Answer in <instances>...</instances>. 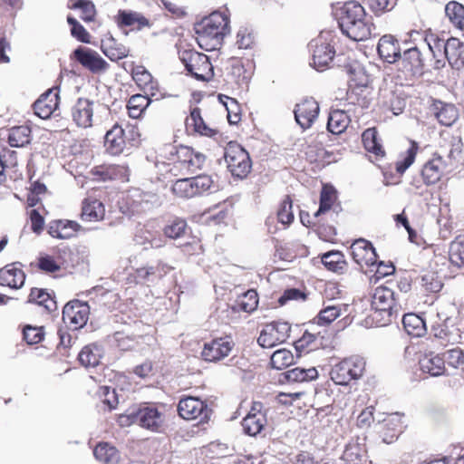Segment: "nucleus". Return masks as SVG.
Here are the masks:
<instances>
[{
  "label": "nucleus",
  "instance_id": "obj_1",
  "mask_svg": "<svg viewBox=\"0 0 464 464\" xmlns=\"http://www.w3.org/2000/svg\"><path fill=\"white\" fill-rule=\"evenodd\" d=\"M437 320L432 324L430 333L434 345L441 348L460 343L463 339L464 324L454 304L440 305Z\"/></svg>",
  "mask_w": 464,
  "mask_h": 464
},
{
  "label": "nucleus",
  "instance_id": "obj_2",
  "mask_svg": "<svg viewBox=\"0 0 464 464\" xmlns=\"http://www.w3.org/2000/svg\"><path fill=\"white\" fill-rule=\"evenodd\" d=\"M337 20L343 34L353 41H365L375 35V26L358 2H346L340 8Z\"/></svg>",
  "mask_w": 464,
  "mask_h": 464
},
{
  "label": "nucleus",
  "instance_id": "obj_3",
  "mask_svg": "<svg viewBox=\"0 0 464 464\" xmlns=\"http://www.w3.org/2000/svg\"><path fill=\"white\" fill-rule=\"evenodd\" d=\"M372 325L382 327L396 322L402 310L399 295L386 286H378L372 295Z\"/></svg>",
  "mask_w": 464,
  "mask_h": 464
},
{
  "label": "nucleus",
  "instance_id": "obj_4",
  "mask_svg": "<svg viewBox=\"0 0 464 464\" xmlns=\"http://www.w3.org/2000/svg\"><path fill=\"white\" fill-rule=\"evenodd\" d=\"M224 159L234 178L245 179L252 169L249 153L237 141H230L225 148Z\"/></svg>",
  "mask_w": 464,
  "mask_h": 464
},
{
  "label": "nucleus",
  "instance_id": "obj_5",
  "mask_svg": "<svg viewBox=\"0 0 464 464\" xmlns=\"http://www.w3.org/2000/svg\"><path fill=\"white\" fill-rule=\"evenodd\" d=\"M331 37V32L323 31L309 43L308 46L312 52V63L310 65L318 72H324L328 69L334 61L335 50L329 42Z\"/></svg>",
  "mask_w": 464,
  "mask_h": 464
},
{
  "label": "nucleus",
  "instance_id": "obj_6",
  "mask_svg": "<svg viewBox=\"0 0 464 464\" xmlns=\"http://www.w3.org/2000/svg\"><path fill=\"white\" fill-rule=\"evenodd\" d=\"M179 58L195 79L205 82L213 76V67L206 54L189 49L181 52Z\"/></svg>",
  "mask_w": 464,
  "mask_h": 464
},
{
  "label": "nucleus",
  "instance_id": "obj_7",
  "mask_svg": "<svg viewBox=\"0 0 464 464\" xmlns=\"http://www.w3.org/2000/svg\"><path fill=\"white\" fill-rule=\"evenodd\" d=\"M365 362L361 357H350L335 364L331 370L332 381L337 385H348L359 379L364 371Z\"/></svg>",
  "mask_w": 464,
  "mask_h": 464
},
{
  "label": "nucleus",
  "instance_id": "obj_8",
  "mask_svg": "<svg viewBox=\"0 0 464 464\" xmlns=\"http://www.w3.org/2000/svg\"><path fill=\"white\" fill-rule=\"evenodd\" d=\"M229 20L226 14L214 12L195 26L196 34L200 41L208 39L219 40L227 31Z\"/></svg>",
  "mask_w": 464,
  "mask_h": 464
},
{
  "label": "nucleus",
  "instance_id": "obj_9",
  "mask_svg": "<svg viewBox=\"0 0 464 464\" xmlns=\"http://www.w3.org/2000/svg\"><path fill=\"white\" fill-rule=\"evenodd\" d=\"M179 415L184 420H197L199 423L208 422L212 415V409L198 397H185L178 404Z\"/></svg>",
  "mask_w": 464,
  "mask_h": 464
},
{
  "label": "nucleus",
  "instance_id": "obj_10",
  "mask_svg": "<svg viewBox=\"0 0 464 464\" xmlns=\"http://www.w3.org/2000/svg\"><path fill=\"white\" fill-rule=\"evenodd\" d=\"M291 326L287 322H273L261 331L257 343L263 348H272L287 340Z\"/></svg>",
  "mask_w": 464,
  "mask_h": 464
},
{
  "label": "nucleus",
  "instance_id": "obj_11",
  "mask_svg": "<svg viewBox=\"0 0 464 464\" xmlns=\"http://www.w3.org/2000/svg\"><path fill=\"white\" fill-rule=\"evenodd\" d=\"M89 314L90 306L86 302L72 300L63 306V321L72 330H78L87 324Z\"/></svg>",
  "mask_w": 464,
  "mask_h": 464
},
{
  "label": "nucleus",
  "instance_id": "obj_12",
  "mask_svg": "<svg viewBox=\"0 0 464 464\" xmlns=\"http://www.w3.org/2000/svg\"><path fill=\"white\" fill-rule=\"evenodd\" d=\"M399 71L406 79L421 76L424 72V61L417 47H411L401 54Z\"/></svg>",
  "mask_w": 464,
  "mask_h": 464
},
{
  "label": "nucleus",
  "instance_id": "obj_13",
  "mask_svg": "<svg viewBox=\"0 0 464 464\" xmlns=\"http://www.w3.org/2000/svg\"><path fill=\"white\" fill-rule=\"evenodd\" d=\"M73 58L92 73L105 72L109 63L94 50L78 46L72 53Z\"/></svg>",
  "mask_w": 464,
  "mask_h": 464
},
{
  "label": "nucleus",
  "instance_id": "obj_14",
  "mask_svg": "<svg viewBox=\"0 0 464 464\" xmlns=\"http://www.w3.org/2000/svg\"><path fill=\"white\" fill-rule=\"evenodd\" d=\"M351 256L354 262L362 268L366 266H372L377 264L378 255L372 244L364 239L359 238L355 240L351 247Z\"/></svg>",
  "mask_w": 464,
  "mask_h": 464
},
{
  "label": "nucleus",
  "instance_id": "obj_15",
  "mask_svg": "<svg viewBox=\"0 0 464 464\" xmlns=\"http://www.w3.org/2000/svg\"><path fill=\"white\" fill-rule=\"evenodd\" d=\"M262 408L261 402H254L248 414L242 420L241 425L245 434L255 437L264 430L267 419Z\"/></svg>",
  "mask_w": 464,
  "mask_h": 464
},
{
  "label": "nucleus",
  "instance_id": "obj_16",
  "mask_svg": "<svg viewBox=\"0 0 464 464\" xmlns=\"http://www.w3.org/2000/svg\"><path fill=\"white\" fill-rule=\"evenodd\" d=\"M319 104L313 98H306L297 103L294 110L296 123L303 129H309L319 114Z\"/></svg>",
  "mask_w": 464,
  "mask_h": 464
},
{
  "label": "nucleus",
  "instance_id": "obj_17",
  "mask_svg": "<svg viewBox=\"0 0 464 464\" xmlns=\"http://www.w3.org/2000/svg\"><path fill=\"white\" fill-rule=\"evenodd\" d=\"M234 347V343L227 338H217L204 343L201 357L206 362H216L227 357Z\"/></svg>",
  "mask_w": 464,
  "mask_h": 464
},
{
  "label": "nucleus",
  "instance_id": "obj_18",
  "mask_svg": "<svg viewBox=\"0 0 464 464\" xmlns=\"http://www.w3.org/2000/svg\"><path fill=\"white\" fill-rule=\"evenodd\" d=\"M139 425L155 432H161L165 429V415L152 406L138 408Z\"/></svg>",
  "mask_w": 464,
  "mask_h": 464
},
{
  "label": "nucleus",
  "instance_id": "obj_19",
  "mask_svg": "<svg viewBox=\"0 0 464 464\" xmlns=\"http://www.w3.org/2000/svg\"><path fill=\"white\" fill-rule=\"evenodd\" d=\"M59 88H52L44 92L34 103L35 115L49 119L59 105Z\"/></svg>",
  "mask_w": 464,
  "mask_h": 464
},
{
  "label": "nucleus",
  "instance_id": "obj_20",
  "mask_svg": "<svg viewBox=\"0 0 464 464\" xmlns=\"http://www.w3.org/2000/svg\"><path fill=\"white\" fill-rule=\"evenodd\" d=\"M377 52L381 59L389 63L398 62L401 54L400 43L392 34H385L380 38Z\"/></svg>",
  "mask_w": 464,
  "mask_h": 464
},
{
  "label": "nucleus",
  "instance_id": "obj_21",
  "mask_svg": "<svg viewBox=\"0 0 464 464\" xmlns=\"http://www.w3.org/2000/svg\"><path fill=\"white\" fill-rule=\"evenodd\" d=\"M19 262L6 265L0 269V285L10 288L19 289L24 285L25 274Z\"/></svg>",
  "mask_w": 464,
  "mask_h": 464
},
{
  "label": "nucleus",
  "instance_id": "obj_22",
  "mask_svg": "<svg viewBox=\"0 0 464 464\" xmlns=\"http://www.w3.org/2000/svg\"><path fill=\"white\" fill-rule=\"evenodd\" d=\"M72 116L78 127H91L93 116V102L79 98L72 108Z\"/></svg>",
  "mask_w": 464,
  "mask_h": 464
},
{
  "label": "nucleus",
  "instance_id": "obj_23",
  "mask_svg": "<svg viewBox=\"0 0 464 464\" xmlns=\"http://www.w3.org/2000/svg\"><path fill=\"white\" fill-rule=\"evenodd\" d=\"M446 167L443 158L435 154L433 158L428 160L422 169L421 176L426 185H433L437 183L442 175V171Z\"/></svg>",
  "mask_w": 464,
  "mask_h": 464
},
{
  "label": "nucleus",
  "instance_id": "obj_24",
  "mask_svg": "<svg viewBox=\"0 0 464 464\" xmlns=\"http://www.w3.org/2000/svg\"><path fill=\"white\" fill-rule=\"evenodd\" d=\"M463 44L454 37L447 39V44L443 54L440 59L448 61L450 65L454 69H459L464 65L463 60Z\"/></svg>",
  "mask_w": 464,
  "mask_h": 464
},
{
  "label": "nucleus",
  "instance_id": "obj_25",
  "mask_svg": "<svg viewBox=\"0 0 464 464\" xmlns=\"http://www.w3.org/2000/svg\"><path fill=\"white\" fill-rule=\"evenodd\" d=\"M104 147L111 155L121 154L125 147L124 130L119 125H114L104 137Z\"/></svg>",
  "mask_w": 464,
  "mask_h": 464
},
{
  "label": "nucleus",
  "instance_id": "obj_26",
  "mask_svg": "<svg viewBox=\"0 0 464 464\" xmlns=\"http://www.w3.org/2000/svg\"><path fill=\"white\" fill-rule=\"evenodd\" d=\"M186 129L188 132H197L200 135L213 137L217 131L209 128L204 121L200 109L198 107L190 110V114L185 121Z\"/></svg>",
  "mask_w": 464,
  "mask_h": 464
},
{
  "label": "nucleus",
  "instance_id": "obj_27",
  "mask_svg": "<svg viewBox=\"0 0 464 464\" xmlns=\"http://www.w3.org/2000/svg\"><path fill=\"white\" fill-rule=\"evenodd\" d=\"M424 40L435 59L434 68L437 70L443 68L445 61L440 58L445 50L447 40L431 32L426 33Z\"/></svg>",
  "mask_w": 464,
  "mask_h": 464
},
{
  "label": "nucleus",
  "instance_id": "obj_28",
  "mask_svg": "<svg viewBox=\"0 0 464 464\" xmlns=\"http://www.w3.org/2000/svg\"><path fill=\"white\" fill-rule=\"evenodd\" d=\"M419 363L420 370L430 376L438 377L445 372L444 359L440 354H425Z\"/></svg>",
  "mask_w": 464,
  "mask_h": 464
},
{
  "label": "nucleus",
  "instance_id": "obj_29",
  "mask_svg": "<svg viewBox=\"0 0 464 464\" xmlns=\"http://www.w3.org/2000/svg\"><path fill=\"white\" fill-rule=\"evenodd\" d=\"M401 322L405 332L412 337L423 336L427 332L424 319L414 313L403 314Z\"/></svg>",
  "mask_w": 464,
  "mask_h": 464
},
{
  "label": "nucleus",
  "instance_id": "obj_30",
  "mask_svg": "<svg viewBox=\"0 0 464 464\" xmlns=\"http://www.w3.org/2000/svg\"><path fill=\"white\" fill-rule=\"evenodd\" d=\"M166 238L179 240L185 238L188 234L187 221L181 218L169 219L162 229Z\"/></svg>",
  "mask_w": 464,
  "mask_h": 464
},
{
  "label": "nucleus",
  "instance_id": "obj_31",
  "mask_svg": "<svg viewBox=\"0 0 464 464\" xmlns=\"http://www.w3.org/2000/svg\"><path fill=\"white\" fill-rule=\"evenodd\" d=\"M32 140V130L27 125L14 126L8 130L7 141L11 147L22 148Z\"/></svg>",
  "mask_w": 464,
  "mask_h": 464
},
{
  "label": "nucleus",
  "instance_id": "obj_32",
  "mask_svg": "<svg viewBox=\"0 0 464 464\" xmlns=\"http://www.w3.org/2000/svg\"><path fill=\"white\" fill-rule=\"evenodd\" d=\"M95 459L102 464H118L120 461L119 450L108 442H100L93 450Z\"/></svg>",
  "mask_w": 464,
  "mask_h": 464
},
{
  "label": "nucleus",
  "instance_id": "obj_33",
  "mask_svg": "<svg viewBox=\"0 0 464 464\" xmlns=\"http://www.w3.org/2000/svg\"><path fill=\"white\" fill-rule=\"evenodd\" d=\"M101 346L92 343L84 346L78 355V360L84 367H95L102 358Z\"/></svg>",
  "mask_w": 464,
  "mask_h": 464
},
{
  "label": "nucleus",
  "instance_id": "obj_34",
  "mask_svg": "<svg viewBox=\"0 0 464 464\" xmlns=\"http://www.w3.org/2000/svg\"><path fill=\"white\" fill-rule=\"evenodd\" d=\"M105 208L103 204L98 200H85L82 204V218L84 221H98L103 218Z\"/></svg>",
  "mask_w": 464,
  "mask_h": 464
},
{
  "label": "nucleus",
  "instance_id": "obj_35",
  "mask_svg": "<svg viewBox=\"0 0 464 464\" xmlns=\"http://www.w3.org/2000/svg\"><path fill=\"white\" fill-rule=\"evenodd\" d=\"M288 382H303L315 380L318 377V372L314 367L308 369L295 367L283 373Z\"/></svg>",
  "mask_w": 464,
  "mask_h": 464
},
{
  "label": "nucleus",
  "instance_id": "obj_36",
  "mask_svg": "<svg viewBox=\"0 0 464 464\" xmlns=\"http://www.w3.org/2000/svg\"><path fill=\"white\" fill-rule=\"evenodd\" d=\"M349 121V117L343 111H333L328 117L327 130L333 134H341L346 130Z\"/></svg>",
  "mask_w": 464,
  "mask_h": 464
},
{
  "label": "nucleus",
  "instance_id": "obj_37",
  "mask_svg": "<svg viewBox=\"0 0 464 464\" xmlns=\"http://www.w3.org/2000/svg\"><path fill=\"white\" fill-rule=\"evenodd\" d=\"M28 302L44 306L49 313L57 309L56 301L45 289L32 288Z\"/></svg>",
  "mask_w": 464,
  "mask_h": 464
},
{
  "label": "nucleus",
  "instance_id": "obj_38",
  "mask_svg": "<svg viewBox=\"0 0 464 464\" xmlns=\"http://www.w3.org/2000/svg\"><path fill=\"white\" fill-rule=\"evenodd\" d=\"M132 78L139 87L150 91V95H154V90L157 89V83L153 82L152 75L143 66H136L132 69Z\"/></svg>",
  "mask_w": 464,
  "mask_h": 464
},
{
  "label": "nucleus",
  "instance_id": "obj_39",
  "mask_svg": "<svg viewBox=\"0 0 464 464\" xmlns=\"http://www.w3.org/2000/svg\"><path fill=\"white\" fill-rule=\"evenodd\" d=\"M364 148L367 151L373 153L377 157H383L385 152L378 139L377 130L374 128H369L362 135Z\"/></svg>",
  "mask_w": 464,
  "mask_h": 464
},
{
  "label": "nucleus",
  "instance_id": "obj_40",
  "mask_svg": "<svg viewBox=\"0 0 464 464\" xmlns=\"http://www.w3.org/2000/svg\"><path fill=\"white\" fill-rule=\"evenodd\" d=\"M336 199V190L333 186L324 185L320 193L319 208L314 214V218L331 209Z\"/></svg>",
  "mask_w": 464,
  "mask_h": 464
},
{
  "label": "nucleus",
  "instance_id": "obj_41",
  "mask_svg": "<svg viewBox=\"0 0 464 464\" xmlns=\"http://www.w3.org/2000/svg\"><path fill=\"white\" fill-rule=\"evenodd\" d=\"M102 51L112 62L125 58L129 54V49L113 38L102 44Z\"/></svg>",
  "mask_w": 464,
  "mask_h": 464
},
{
  "label": "nucleus",
  "instance_id": "obj_42",
  "mask_svg": "<svg viewBox=\"0 0 464 464\" xmlns=\"http://www.w3.org/2000/svg\"><path fill=\"white\" fill-rule=\"evenodd\" d=\"M446 15L459 29L464 30V5L457 1H450L445 6Z\"/></svg>",
  "mask_w": 464,
  "mask_h": 464
},
{
  "label": "nucleus",
  "instance_id": "obj_43",
  "mask_svg": "<svg viewBox=\"0 0 464 464\" xmlns=\"http://www.w3.org/2000/svg\"><path fill=\"white\" fill-rule=\"evenodd\" d=\"M178 154L179 159L181 157L180 155H183L184 159L182 161L188 163V169L193 171L201 169L206 160L204 154L200 152H195L191 148L188 147L181 148Z\"/></svg>",
  "mask_w": 464,
  "mask_h": 464
},
{
  "label": "nucleus",
  "instance_id": "obj_44",
  "mask_svg": "<svg viewBox=\"0 0 464 464\" xmlns=\"http://www.w3.org/2000/svg\"><path fill=\"white\" fill-rule=\"evenodd\" d=\"M346 311L345 304H329L324 306L317 315L318 324L326 325L334 322L342 314V309Z\"/></svg>",
  "mask_w": 464,
  "mask_h": 464
},
{
  "label": "nucleus",
  "instance_id": "obj_45",
  "mask_svg": "<svg viewBox=\"0 0 464 464\" xmlns=\"http://www.w3.org/2000/svg\"><path fill=\"white\" fill-rule=\"evenodd\" d=\"M440 107H437L435 113L439 122L445 126H450L458 119L457 109L450 104L440 102Z\"/></svg>",
  "mask_w": 464,
  "mask_h": 464
},
{
  "label": "nucleus",
  "instance_id": "obj_46",
  "mask_svg": "<svg viewBox=\"0 0 464 464\" xmlns=\"http://www.w3.org/2000/svg\"><path fill=\"white\" fill-rule=\"evenodd\" d=\"M449 257L452 265L464 266V238L458 237L450 243Z\"/></svg>",
  "mask_w": 464,
  "mask_h": 464
},
{
  "label": "nucleus",
  "instance_id": "obj_47",
  "mask_svg": "<svg viewBox=\"0 0 464 464\" xmlns=\"http://www.w3.org/2000/svg\"><path fill=\"white\" fill-rule=\"evenodd\" d=\"M294 362L293 353L286 349H280L276 351L270 360L273 368L281 370L290 366Z\"/></svg>",
  "mask_w": 464,
  "mask_h": 464
},
{
  "label": "nucleus",
  "instance_id": "obj_48",
  "mask_svg": "<svg viewBox=\"0 0 464 464\" xmlns=\"http://www.w3.org/2000/svg\"><path fill=\"white\" fill-rule=\"evenodd\" d=\"M237 303L240 310L246 313L253 312L258 304L257 292L254 289L247 290L238 298Z\"/></svg>",
  "mask_w": 464,
  "mask_h": 464
},
{
  "label": "nucleus",
  "instance_id": "obj_49",
  "mask_svg": "<svg viewBox=\"0 0 464 464\" xmlns=\"http://www.w3.org/2000/svg\"><path fill=\"white\" fill-rule=\"evenodd\" d=\"M343 256L339 251H330L322 256V263L328 270L338 272L343 268Z\"/></svg>",
  "mask_w": 464,
  "mask_h": 464
},
{
  "label": "nucleus",
  "instance_id": "obj_50",
  "mask_svg": "<svg viewBox=\"0 0 464 464\" xmlns=\"http://www.w3.org/2000/svg\"><path fill=\"white\" fill-rule=\"evenodd\" d=\"M418 149V143L414 140H411V147L407 150L405 155L401 160L396 162L395 169L398 173H404L405 170L414 162Z\"/></svg>",
  "mask_w": 464,
  "mask_h": 464
},
{
  "label": "nucleus",
  "instance_id": "obj_51",
  "mask_svg": "<svg viewBox=\"0 0 464 464\" xmlns=\"http://www.w3.org/2000/svg\"><path fill=\"white\" fill-rule=\"evenodd\" d=\"M72 8L81 10V19L84 22H92L95 18V5L90 0H76Z\"/></svg>",
  "mask_w": 464,
  "mask_h": 464
},
{
  "label": "nucleus",
  "instance_id": "obj_52",
  "mask_svg": "<svg viewBox=\"0 0 464 464\" xmlns=\"http://www.w3.org/2000/svg\"><path fill=\"white\" fill-rule=\"evenodd\" d=\"M172 190L179 197H182V198L195 197L192 178L178 179L174 183V185L172 187Z\"/></svg>",
  "mask_w": 464,
  "mask_h": 464
},
{
  "label": "nucleus",
  "instance_id": "obj_53",
  "mask_svg": "<svg viewBox=\"0 0 464 464\" xmlns=\"http://www.w3.org/2000/svg\"><path fill=\"white\" fill-rule=\"evenodd\" d=\"M444 364L452 368H459L464 364V352L459 347H453L443 353Z\"/></svg>",
  "mask_w": 464,
  "mask_h": 464
},
{
  "label": "nucleus",
  "instance_id": "obj_54",
  "mask_svg": "<svg viewBox=\"0 0 464 464\" xmlns=\"http://www.w3.org/2000/svg\"><path fill=\"white\" fill-rule=\"evenodd\" d=\"M316 339V336L307 331L304 333L301 338L295 342V348L297 353V356H302V353H308L314 351L315 347L313 345Z\"/></svg>",
  "mask_w": 464,
  "mask_h": 464
},
{
  "label": "nucleus",
  "instance_id": "obj_55",
  "mask_svg": "<svg viewBox=\"0 0 464 464\" xmlns=\"http://www.w3.org/2000/svg\"><path fill=\"white\" fill-rule=\"evenodd\" d=\"M420 285L425 289V291L430 293H438L443 286L438 276L433 272H427L421 276Z\"/></svg>",
  "mask_w": 464,
  "mask_h": 464
},
{
  "label": "nucleus",
  "instance_id": "obj_56",
  "mask_svg": "<svg viewBox=\"0 0 464 464\" xmlns=\"http://www.w3.org/2000/svg\"><path fill=\"white\" fill-rule=\"evenodd\" d=\"M192 182L195 197L209 191L214 187V180L208 175L192 177Z\"/></svg>",
  "mask_w": 464,
  "mask_h": 464
},
{
  "label": "nucleus",
  "instance_id": "obj_57",
  "mask_svg": "<svg viewBox=\"0 0 464 464\" xmlns=\"http://www.w3.org/2000/svg\"><path fill=\"white\" fill-rule=\"evenodd\" d=\"M293 204L289 196H287L281 203L277 211L278 221L284 225H289L294 220V213L292 210Z\"/></svg>",
  "mask_w": 464,
  "mask_h": 464
},
{
  "label": "nucleus",
  "instance_id": "obj_58",
  "mask_svg": "<svg viewBox=\"0 0 464 464\" xmlns=\"http://www.w3.org/2000/svg\"><path fill=\"white\" fill-rule=\"evenodd\" d=\"M362 457V449L357 443L346 445L343 453V459L349 464H358Z\"/></svg>",
  "mask_w": 464,
  "mask_h": 464
},
{
  "label": "nucleus",
  "instance_id": "obj_59",
  "mask_svg": "<svg viewBox=\"0 0 464 464\" xmlns=\"http://www.w3.org/2000/svg\"><path fill=\"white\" fill-rule=\"evenodd\" d=\"M448 146H449V152H448V158L450 160H458L463 150V142L462 139L459 134L456 135H450L447 139Z\"/></svg>",
  "mask_w": 464,
  "mask_h": 464
},
{
  "label": "nucleus",
  "instance_id": "obj_60",
  "mask_svg": "<svg viewBox=\"0 0 464 464\" xmlns=\"http://www.w3.org/2000/svg\"><path fill=\"white\" fill-rule=\"evenodd\" d=\"M23 335L28 344L39 343L44 336V327L26 325L24 328Z\"/></svg>",
  "mask_w": 464,
  "mask_h": 464
},
{
  "label": "nucleus",
  "instance_id": "obj_61",
  "mask_svg": "<svg viewBox=\"0 0 464 464\" xmlns=\"http://www.w3.org/2000/svg\"><path fill=\"white\" fill-rule=\"evenodd\" d=\"M226 100L225 108L227 111V121L231 125L237 124L241 119L239 105L234 98L226 97Z\"/></svg>",
  "mask_w": 464,
  "mask_h": 464
},
{
  "label": "nucleus",
  "instance_id": "obj_62",
  "mask_svg": "<svg viewBox=\"0 0 464 464\" xmlns=\"http://www.w3.org/2000/svg\"><path fill=\"white\" fill-rule=\"evenodd\" d=\"M138 12L131 10H119L115 17L119 27H128L135 25Z\"/></svg>",
  "mask_w": 464,
  "mask_h": 464
},
{
  "label": "nucleus",
  "instance_id": "obj_63",
  "mask_svg": "<svg viewBox=\"0 0 464 464\" xmlns=\"http://www.w3.org/2000/svg\"><path fill=\"white\" fill-rule=\"evenodd\" d=\"M100 391L102 402L108 406L109 410L115 409L119 402L115 389H111L109 386H102Z\"/></svg>",
  "mask_w": 464,
  "mask_h": 464
},
{
  "label": "nucleus",
  "instance_id": "obj_64",
  "mask_svg": "<svg viewBox=\"0 0 464 464\" xmlns=\"http://www.w3.org/2000/svg\"><path fill=\"white\" fill-rule=\"evenodd\" d=\"M395 5L394 0H368L370 9L379 15L383 12L390 11Z\"/></svg>",
  "mask_w": 464,
  "mask_h": 464
}]
</instances>
